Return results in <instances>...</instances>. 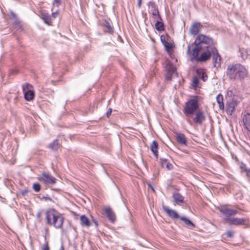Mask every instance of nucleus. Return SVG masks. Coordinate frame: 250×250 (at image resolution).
<instances>
[{
	"label": "nucleus",
	"mask_w": 250,
	"mask_h": 250,
	"mask_svg": "<svg viewBox=\"0 0 250 250\" xmlns=\"http://www.w3.org/2000/svg\"><path fill=\"white\" fill-rule=\"evenodd\" d=\"M219 210L224 216L225 220L229 225L239 226L245 224L246 219L234 217V216L238 212L237 210L230 209L226 206H222L220 208Z\"/></svg>",
	"instance_id": "f257e3e1"
},
{
	"label": "nucleus",
	"mask_w": 250,
	"mask_h": 250,
	"mask_svg": "<svg viewBox=\"0 0 250 250\" xmlns=\"http://www.w3.org/2000/svg\"><path fill=\"white\" fill-rule=\"evenodd\" d=\"M46 224L49 226H53L56 229L62 228L64 218L60 216L57 211L53 208L47 209L45 212Z\"/></svg>",
	"instance_id": "f03ea898"
},
{
	"label": "nucleus",
	"mask_w": 250,
	"mask_h": 250,
	"mask_svg": "<svg viewBox=\"0 0 250 250\" xmlns=\"http://www.w3.org/2000/svg\"><path fill=\"white\" fill-rule=\"evenodd\" d=\"M226 75L230 79H244L247 77L245 68L239 63L230 64L227 68Z\"/></svg>",
	"instance_id": "7ed1b4c3"
},
{
	"label": "nucleus",
	"mask_w": 250,
	"mask_h": 250,
	"mask_svg": "<svg viewBox=\"0 0 250 250\" xmlns=\"http://www.w3.org/2000/svg\"><path fill=\"white\" fill-rule=\"evenodd\" d=\"M199 107V101L197 97L189 99L185 103L183 107V113L186 116L187 121L190 125H192V121L190 118L198 110Z\"/></svg>",
	"instance_id": "20e7f679"
},
{
	"label": "nucleus",
	"mask_w": 250,
	"mask_h": 250,
	"mask_svg": "<svg viewBox=\"0 0 250 250\" xmlns=\"http://www.w3.org/2000/svg\"><path fill=\"white\" fill-rule=\"evenodd\" d=\"M200 44H205L204 47L206 48H210L211 47H215V42L209 36L200 34H198L195 40Z\"/></svg>",
	"instance_id": "39448f33"
},
{
	"label": "nucleus",
	"mask_w": 250,
	"mask_h": 250,
	"mask_svg": "<svg viewBox=\"0 0 250 250\" xmlns=\"http://www.w3.org/2000/svg\"><path fill=\"white\" fill-rule=\"evenodd\" d=\"M38 180L46 185H53L56 184L57 179L48 172H44L38 177Z\"/></svg>",
	"instance_id": "423d86ee"
},
{
	"label": "nucleus",
	"mask_w": 250,
	"mask_h": 250,
	"mask_svg": "<svg viewBox=\"0 0 250 250\" xmlns=\"http://www.w3.org/2000/svg\"><path fill=\"white\" fill-rule=\"evenodd\" d=\"M212 62L214 67H220L221 57L216 47H213L212 50Z\"/></svg>",
	"instance_id": "0eeeda50"
},
{
	"label": "nucleus",
	"mask_w": 250,
	"mask_h": 250,
	"mask_svg": "<svg viewBox=\"0 0 250 250\" xmlns=\"http://www.w3.org/2000/svg\"><path fill=\"white\" fill-rule=\"evenodd\" d=\"M212 47H211L210 48H206V51L202 53L200 56H198L195 61L198 62H205L210 59L212 53Z\"/></svg>",
	"instance_id": "6e6552de"
},
{
	"label": "nucleus",
	"mask_w": 250,
	"mask_h": 250,
	"mask_svg": "<svg viewBox=\"0 0 250 250\" xmlns=\"http://www.w3.org/2000/svg\"><path fill=\"white\" fill-rule=\"evenodd\" d=\"M163 210L166 212L167 215L173 220L178 219L181 217L178 213L175 210L170 209L167 206L163 205L162 206Z\"/></svg>",
	"instance_id": "1a4fd4ad"
},
{
	"label": "nucleus",
	"mask_w": 250,
	"mask_h": 250,
	"mask_svg": "<svg viewBox=\"0 0 250 250\" xmlns=\"http://www.w3.org/2000/svg\"><path fill=\"white\" fill-rule=\"evenodd\" d=\"M194 114L195 117L193 118L192 122L200 125L205 121L206 117L203 111H197Z\"/></svg>",
	"instance_id": "9d476101"
},
{
	"label": "nucleus",
	"mask_w": 250,
	"mask_h": 250,
	"mask_svg": "<svg viewBox=\"0 0 250 250\" xmlns=\"http://www.w3.org/2000/svg\"><path fill=\"white\" fill-rule=\"evenodd\" d=\"M193 44H194L195 46L192 49V53L190 58L191 61H193L194 60H196L198 57L199 53L204 47L202 45L198 44V42L196 41H194Z\"/></svg>",
	"instance_id": "9b49d317"
},
{
	"label": "nucleus",
	"mask_w": 250,
	"mask_h": 250,
	"mask_svg": "<svg viewBox=\"0 0 250 250\" xmlns=\"http://www.w3.org/2000/svg\"><path fill=\"white\" fill-rule=\"evenodd\" d=\"M30 86L31 85L29 83H26L25 85L22 86L24 98L28 101L32 100L35 97V93L33 90H28L25 91V88H26L27 89H28V87Z\"/></svg>",
	"instance_id": "f8f14e48"
},
{
	"label": "nucleus",
	"mask_w": 250,
	"mask_h": 250,
	"mask_svg": "<svg viewBox=\"0 0 250 250\" xmlns=\"http://www.w3.org/2000/svg\"><path fill=\"white\" fill-rule=\"evenodd\" d=\"M104 214L108 219L111 222L114 223L116 220L115 213L110 207H107L104 208Z\"/></svg>",
	"instance_id": "ddd939ff"
},
{
	"label": "nucleus",
	"mask_w": 250,
	"mask_h": 250,
	"mask_svg": "<svg viewBox=\"0 0 250 250\" xmlns=\"http://www.w3.org/2000/svg\"><path fill=\"white\" fill-rule=\"evenodd\" d=\"M202 28V25L199 22H197L193 24L190 28V32L192 35H196L200 32L201 29Z\"/></svg>",
	"instance_id": "4468645a"
},
{
	"label": "nucleus",
	"mask_w": 250,
	"mask_h": 250,
	"mask_svg": "<svg viewBox=\"0 0 250 250\" xmlns=\"http://www.w3.org/2000/svg\"><path fill=\"white\" fill-rule=\"evenodd\" d=\"M176 139L177 142L181 146H187V140L184 134L181 133H177L176 136Z\"/></svg>",
	"instance_id": "2eb2a0df"
},
{
	"label": "nucleus",
	"mask_w": 250,
	"mask_h": 250,
	"mask_svg": "<svg viewBox=\"0 0 250 250\" xmlns=\"http://www.w3.org/2000/svg\"><path fill=\"white\" fill-rule=\"evenodd\" d=\"M172 198L174 199L175 204L179 205L184 202V197L178 192H174Z\"/></svg>",
	"instance_id": "dca6fc26"
},
{
	"label": "nucleus",
	"mask_w": 250,
	"mask_h": 250,
	"mask_svg": "<svg viewBox=\"0 0 250 250\" xmlns=\"http://www.w3.org/2000/svg\"><path fill=\"white\" fill-rule=\"evenodd\" d=\"M102 25L104 27V31L105 32L109 34H113L114 32V28L110 25V24L108 21L104 20L103 22Z\"/></svg>",
	"instance_id": "f3484780"
},
{
	"label": "nucleus",
	"mask_w": 250,
	"mask_h": 250,
	"mask_svg": "<svg viewBox=\"0 0 250 250\" xmlns=\"http://www.w3.org/2000/svg\"><path fill=\"white\" fill-rule=\"evenodd\" d=\"M158 143L155 140H153L152 141V143H151L150 146V149L156 159L158 158Z\"/></svg>",
	"instance_id": "a211bd4d"
},
{
	"label": "nucleus",
	"mask_w": 250,
	"mask_h": 250,
	"mask_svg": "<svg viewBox=\"0 0 250 250\" xmlns=\"http://www.w3.org/2000/svg\"><path fill=\"white\" fill-rule=\"evenodd\" d=\"M243 122L245 128L250 132V113H247L243 117Z\"/></svg>",
	"instance_id": "6ab92c4d"
},
{
	"label": "nucleus",
	"mask_w": 250,
	"mask_h": 250,
	"mask_svg": "<svg viewBox=\"0 0 250 250\" xmlns=\"http://www.w3.org/2000/svg\"><path fill=\"white\" fill-rule=\"evenodd\" d=\"M40 17L45 23L48 25L51 24V16L49 14L43 12L41 13Z\"/></svg>",
	"instance_id": "aec40b11"
},
{
	"label": "nucleus",
	"mask_w": 250,
	"mask_h": 250,
	"mask_svg": "<svg viewBox=\"0 0 250 250\" xmlns=\"http://www.w3.org/2000/svg\"><path fill=\"white\" fill-rule=\"evenodd\" d=\"M180 220L182 221L189 229H193L195 227V225L192 223V222L186 217L182 216L180 218Z\"/></svg>",
	"instance_id": "412c9836"
},
{
	"label": "nucleus",
	"mask_w": 250,
	"mask_h": 250,
	"mask_svg": "<svg viewBox=\"0 0 250 250\" xmlns=\"http://www.w3.org/2000/svg\"><path fill=\"white\" fill-rule=\"evenodd\" d=\"M80 221L82 226L89 227L91 225L89 219L84 215H82L81 216Z\"/></svg>",
	"instance_id": "4be33fe9"
},
{
	"label": "nucleus",
	"mask_w": 250,
	"mask_h": 250,
	"mask_svg": "<svg viewBox=\"0 0 250 250\" xmlns=\"http://www.w3.org/2000/svg\"><path fill=\"white\" fill-rule=\"evenodd\" d=\"M155 27L156 29L158 31H162L164 30V24L163 22L162 19L161 18V20L160 19L157 20L155 24Z\"/></svg>",
	"instance_id": "5701e85b"
},
{
	"label": "nucleus",
	"mask_w": 250,
	"mask_h": 250,
	"mask_svg": "<svg viewBox=\"0 0 250 250\" xmlns=\"http://www.w3.org/2000/svg\"><path fill=\"white\" fill-rule=\"evenodd\" d=\"M216 101L219 104V108L221 110H223L224 109V105L223 103V96L221 94H219L216 96Z\"/></svg>",
	"instance_id": "b1692460"
},
{
	"label": "nucleus",
	"mask_w": 250,
	"mask_h": 250,
	"mask_svg": "<svg viewBox=\"0 0 250 250\" xmlns=\"http://www.w3.org/2000/svg\"><path fill=\"white\" fill-rule=\"evenodd\" d=\"M165 68L167 73H174L176 71V68L170 62H167L166 64Z\"/></svg>",
	"instance_id": "393cba45"
},
{
	"label": "nucleus",
	"mask_w": 250,
	"mask_h": 250,
	"mask_svg": "<svg viewBox=\"0 0 250 250\" xmlns=\"http://www.w3.org/2000/svg\"><path fill=\"white\" fill-rule=\"evenodd\" d=\"M59 144L58 139H55L49 144V147L52 150L57 151L59 147Z\"/></svg>",
	"instance_id": "a878e982"
},
{
	"label": "nucleus",
	"mask_w": 250,
	"mask_h": 250,
	"mask_svg": "<svg viewBox=\"0 0 250 250\" xmlns=\"http://www.w3.org/2000/svg\"><path fill=\"white\" fill-rule=\"evenodd\" d=\"M240 52L241 57L243 60L247 59L248 56L250 55V49H240Z\"/></svg>",
	"instance_id": "bb28decb"
},
{
	"label": "nucleus",
	"mask_w": 250,
	"mask_h": 250,
	"mask_svg": "<svg viewBox=\"0 0 250 250\" xmlns=\"http://www.w3.org/2000/svg\"><path fill=\"white\" fill-rule=\"evenodd\" d=\"M148 7L150 8V13L156 12L158 11V8L155 2L149 1L147 3Z\"/></svg>",
	"instance_id": "cd10ccee"
},
{
	"label": "nucleus",
	"mask_w": 250,
	"mask_h": 250,
	"mask_svg": "<svg viewBox=\"0 0 250 250\" xmlns=\"http://www.w3.org/2000/svg\"><path fill=\"white\" fill-rule=\"evenodd\" d=\"M235 109V104L233 103H229L227 107H226V110L228 112H230V113H232Z\"/></svg>",
	"instance_id": "c85d7f7f"
},
{
	"label": "nucleus",
	"mask_w": 250,
	"mask_h": 250,
	"mask_svg": "<svg viewBox=\"0 0 250 250\" xmlns=\"http://www.w3.org/2000/svg\"><path fill=\"white\" fill-rule=\"evenodd\" d=\"M169 158H170V157L167 155V157H162L160 158V163L162 167H163L164 165H167V163H168L167 161H168Z\"/></svg>",
	"instance_id": "c756f323"
},
{
	"label": "nucleus",
	"mask_w": 250,
	"mask_h": 250,
	"mask_svg": "<svg viewBox=\"0 0 250 250\" xmlns=\"http://www.w3.org/2000/svg\"><path fill=\"white\" fill-rule=\"evenodd\" d=\"M39 198L41 201H50L52 202H54V201L53 200V199L51 197H50L49 196V195L47 194L45 196H43L42 197L39 196Z\"/></svg>",
	"instance_id": "7c9ffc66"
},
{
	"label": "nucleus",
	"mask_w": 250,
	"mask_h": 250,
	"mask_svg": "<svg viewBox=\"0 0 250 250\" xmlns=\"http://www.w3.org/2000/svg\"><path fill=\"white\" fill-rule=\"evenodd\" d=\"M33 188L35 191L39 192L41 188L40 184L38 183H34L33 185Z\"/></svg>",
	"instance_id": "2f4dec72"
},
{
	"label": "nucleus",
	"mask_w": 250,
	"mask_h": 250,
	"mask_svg": "<svg viewBox=\"0 0 250 250\" xmlns=\"http://www.w3.org/2000/svg\"><path fill=\"white\" fill-rule=\"evenodd\" d=\"M151 13L154 19H157V20L160 19V20H161L162 18L160 14L159 10L156 12H152Z\"/></svg>",
	"instance_id": "473e14b6"
},
{
	"label": "nucleus",
	"mask_w": 250,
	"mask_h": 250,
	"mask_svg": "<svg viewBox=\"0 0 250 250\" xmlns=\"http://www.w3.org/2000/svg\"><path fill=\"white\" fill-rule=\"evenodd\" d=\"M199 83V80L198 77H194L192 80V85L194 87L198 86Z\"/></svg>",
	"instance_id": "72a5a7b5"
},
{
	"label": "nucleus",
	"mask_w": 250,
	"mask_h": 250,
	"mask_svg": "<svg viewBox=\"0 0 250 250\" xmlns=\"http://www.w3.org/2000/svg\"><path fill=\"white\" fill-rule=\"evenodd\" d=\"M165 47L166 50L167 52H169L170 49L172 48V44L168 42H167V44H164L163 45Z\"/></svg>",
	"instance_id": "f704fd0d"
},
{
	"label": "nucleus",
	"mask_w": 250,
	"mask_h": 250,
	"mask_svg": "<svg viewBox=\"0 0 250 250\" xmlns=\"http://www.w3.org/2000/svg\"><path fill=\"white\" fill-rule=\"evenodd\" d=\"M160 40H161V41L163 44V45H164V44H167V42L166 41V37L165 35H162L161 36H160Z\"/></svg>",
	"instance_id": "c9c22d12"
},
{
	"label": "nucleus",
	"mask_w": 250,
	"mask_h": 250,
	"mask_svg": "<svg viewBox=\"0 0 250 250\" xmlns=\"http://www.w3.org/2000/svg\"><path fill=\"white\" fill-rule=\"evenodd\" d=\"M233 232L231 231V230H228L226 232V236L228 237H229V238H231L233 236Z\"/></svg>",
	"instance_id": "e433bc0d"
},
{
	"label": "nucleus",
	"mask_w": 250,
	"mask_h": 250,
	"mask_svg": "<svg viewBox=\"0 0 250 250\" xmlns=\"http://www.w3.org/2000/svg\"><path fill=\"white\" fill-rule=\"evenodd\" d=\"M201 79L204 82H206L207 80L208 76L205 72L202 73Z\"/></svg>",
	"instance_id": "4c0bfd02"
},
{
	"label": "nucleus",
	"mask_w": 250,
	"mask_h": 250,
	"mask_svg": "<svg viewBox=\"0 0 250 250\" xmlns=\"http://www.w3.org/2000/svg\"><path fill=\"white\" fill-rule=\"evenodd\" d=\"M42 213V211L41 210H40L38 212V213L37 214L36 216H37L38 220L39 222H41L42 221V218H41Z\"/></svg>",
	"instance_id": "58836bf2"
},
{
	"label": "nucleus",
	"mask_w": 250,
	"mask_h": 250,
	"mask_svg": "<svg viewBox=\"0 0 250 250\" xmlns=\"http://www.w3.org/2000/svg\"><path fill=\"white\" fill-rule=\"evenodd\" d=\"M174 73H167V74L166 75V79L167 80V81H171V79H172V75Z\"/></svg>",
	"instance_id": "ea45409f"
},
{
	"label": "nucleus",
	"mask_w": 250,
	"mask_h": 250,
	"mask_svg": "<svg viewBox=\"0 0 250 250\" xmlns=\"http://www.w3.org/2000/svg\"><path fill=\"white\" fill-rule=\"evenodd\" d=\"M166 168L167 170H171L173 168L172 165L170 163H167L166 165Z\"/></svg>",
	"instance_id": "a19ab883"
},
{
	"label": "nucleus",
	"mask_w": 250,
	"mask_h": 250,
	"mask_svg": "<svg viewBox=\"0 0 250 250\" xmlns=\"http://www.w3.org/2000/svg\"><path fill=\"white\" fill-rule=\"evenodd\" d=\"M91 223V224L92 223H93L94 224V225H95L96 228H97L98 226V221L96 219H94L93 218L92 219V222Z\"/></svg>",
	"instance_id": "79ce46f5"
},
{
	"label": "nucleus",
	"mask_w": 250,
	"mask_h": 250,
	"mask_svg": "<svg viewBox=\"0 0 250 250\" xmlns=\"http://www.w3.org/2000/svg\"><path fill=\"white\" fill-rule=\"evenodd\" d=\"M11 15L12 16V17L16 20L15 22L16 23H19V21L17 20V17H16V15L15 14V13L13 12H11Z\"/></svg>",
	"instance_id": "37998d69"
},
{
	"label": "nucleus",
	"mask_w": 250,
	"mask_h": 250,
	"mask_svg": "<svg viewBox=\"0 0 250 250\" xmlns=\"http://www.w3.org/2000/svg\"><path fill=\"white\" fill-rule=\"evenodd\" d=\"M112 109L111 108H109L108 110H107V111L106 112V115L107 116V117H109L111 114V113H112Z\"/></svg>",
	"instance_id": "c03bdc74"
},
{
	"label": "nucleus",
	"mask_w": 250,
	"mask_h": 250,
	"mask_svg": "<svg viewBox=\"0 0 250 250\" xmlns=\"http://www.w3.org/2000/svg\"><path fill=\"white\" fill-rule=\"evenodd\" d=\"M245 171L247 173V176H248V178L249 179V181L250 182V169H246Z\"/></svg>",
	"instance_id": "a18cd8bd"
},
{
	"label": "nucleus",
	"mask_w": 250,
	"mask_h": 250,
	"mask_svg": "<svg viewBox=\"0 0 250 250\" xmlns=\"http://www.w3.org/2000/svg\"><path fill=\"white\" fill-rule=\"evenodd\" d=\"M28 192V189H24L21 191V194L22 196H25L27 195V193Z\"/></svg>",
	"instance_id": "49530a36"
},
{
	"label": "nucleus",
	"mask_w": 250,
	"mask_h": 250,
	"mask_svg": "<svg viewBox=\"0 0 250 250\" xmlns=\"http://www.w3.org/2000/svg\"><path fill=\"white\" fill-rule=\"evenodd\" d=\"M58 12L57 11H56L55 12H53L52 13V17L54 18H56L57 17V16H58Z\"/></svg>",
	"instance_id": "de8ad7c7"
},
{
	"label": "nucleus",
	"mask_w": 250,
	"mask_h": 250,
	"mask_svg": "<svg viewBox=\"0 0 250 250\" xmlns=\"http://www.w3.org/2000/svg\"><path fill=\"white\" fill-rule=\"evenodd\" d=\"M233 94V92L231 90H229L227 92V95L229 97H231Z\"/></svg>",
	"instance_id": "09e8293b"
},
{
	"label": "nucleus",
	"mask_w": 250,
	"mask_h": 250,
	"mask_svg": "<svg viewBox=\"0 0 250 250\" xmlns=\"http://www.w3.org/2000/svg\"><path fill=\"white\" fill-rule=\"evenodd\" d=\"M54 2L56 3L57 5L58 6L61 4V0H54Z\"/></svg>",
	"instance_id": "8fccbe9b"
},
{
	"label": "nucleus",
	"mask_w": 250,
	"mask_h": 250,
	"mask_svg": "<svg viewBox=\"0 0 250 250\" xmlns=\"http://www.w3.org/2000/svg\"><path fill=\"white\" fill-rule=\"evenodd\" d=\"M43 250H49V247L47 244H46L43 247Z\"/></svg>",
	"instance_id": "3c124183"
},
{
	"label": "nucleus",
	"mask_w": 250,
	"mask_h": 250,
	"mask_svg": "<svg viewBox=\"0 0 250 250\" xmlns=\"http://www.w3.org/2000/svg\"><path fill=\"white\" fill-rule=\"evenodd\" d=\"M141 4H142V0H138V6L139 8H140L141 6Z\"/></svg>",
	"instance_id": "603ef678"
},
{
	"label": "nucleus",
	"mask_w": 250,
	"mask_h": 250,
	"mask_svg": "<svg viewBox=\"0 0 250 250\" xmlns=\"http://www.w3.org/2000/svg\"><path fill=\"white\" fill-rule=\"evenodd\" d=\"M190 53V46L188 45V49H187V54H189Z\"/></svg>",
	"instance_id": "864d4df0"
},
{
	"label": "nucleus",
	"mask_w": 250,
	"mask_h": 250,
	"mask_svg": "<svg viewBox=\"0 0 250 250\" xmlns=\"http://www.w3.org/2000/svg\"><path fill=\"white\" fill-rule=\"evenodd\" d=\"M59 250H64V248L63 247L62 243V244L61 247L60 249Z\"/></svg>",
	"instance_id": "5fc2aeb1"
},
{
	"label": "nucleus",
	"mask_w": 250,
	"mask_h": 250,
	"mask_svg": "<svg viewBox=\"0 0 250 250\" xmlns=\"http://www.w3.org/2000/svg\"><path fill=\"white\" fill-rule=\"evenodd\" d=\"M148 186H149V187H150L152 189V190L153 191H154V188H153L151 185H148Z\"/></svg>",
	"instance_id": "6e6d98bb"
}]
</instances>
